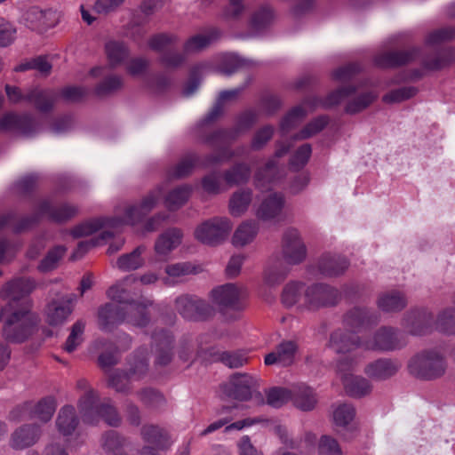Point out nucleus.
Masks as SVG:
<instances>
[{
	"instance_id": "nucleus-44",
	"label": "nucleus",
	"mask_w": 455,
	"mask_h": 455,
	"mask_svg": "<svg viewBox=\"0 0 455 455\" xmlns=\"http://www.w3.org/2000/svg\"><path fill=\"white\" fill-rule=\"evenodd\" d=\"M259 227L255 222L246 221L242 223L235 231L232 241L235 246H244L251 243L256 236Z\"/></svg>"
},
{
	"instance_id": "nucleus-22",
	"label": "nucleus",
	"mask_w": 455,
	"mask_h": 455,
	"mask_svg": "<svg viewBox=\"0 0 455 455\" xmlns=\"http://www.w3.org/2000/svg\"><path fill=\"white\" fill-rule=\"evenodd\" d=\"M41 436L39 426L25 424L18 427L11 435L10 445L15 450H23L36 443Z\"/></svg>"
},
{
	"instance_id": "nucleus-42",
	"label": "nucleus",
	"mask_w": 455,
	"mask_h": 455,
	"mask_svg": "<svg viewBox=\"0 0 455 455\" xmlns=\"http://www.w3.org/2000/svg\"><path fill=\"white\" fill-rule=\"evenodd\" d=\"M435 329L447 335H455V305L441 310L435 321Z\"/></svg>"
},
{
	"instance_id": "nucleus-14",
	"label": "nucleus",
	"mask_w": 455,
	"mask_h": 455,
	"mask_svg": "<svg viewBox=\"0 0 455 455\" xmlns=\"http://www.w3.org/2000/svg\"><path fill=\"white\" fill-rule=\"evenodd\" d=\"M379 322V314L365 307L355 306L343 315L344 325L355 332L368 329Z\"/></svg>"
},
{
	"instance_id": "nucleus-33",
	"label": "nucleus",
	"mask_w": 455,
	"mask_h": 455,
	"mask_svg": "<svg viewBox=\"0 0 455 455\" xmlns=\"http://www.w3.org/2000/svg\"><path fill=\"white\" fill-rule=\"evenodd\" d=\"M142 439L156 448L165 450L169 447V436L165 429L158 425L146 424L140 429Z\"/></svg>"
},
{
	"instance_id": "nucleus-54",
	"label": "nucleus",
	"mask_w": 455,
	"mask_h": 455,
	"mask_svg": "<svg viewBox=\"0 0 455 455\" xmlns=\"http://www.w3.org/2000/svg\"><path fill=\"white\" fill-rule=\"evenodd\" d=\"M186 54L185 52H180L173 47L169 48L160 54L158 61L167 69H178L185 63Z\"/></svg>"
},
{
	"instance_id": "nucleus-30",
	"label": "nucleus",
	"mask_w": 455,
	"mask_h": 455,
	"mask_svg": "<svg viewBox=\"0 0 455 455\" xmlns=\"http://www.w3.org/2000/svg\"><path fill=\"white\" fill-rule=\"evenodd\" d=\"M346 393L355 398H361L371 392V385L362 376L345 374L342 378Z\"/></svg>"
},
{
	"instance_id": "nucleus-7",
	"label": "nucleus",
	"mask_w": 455,
	"mask_h": 455,
	"mask_svg": "<svg viewBox=\"0 0 455 455\" xmlns=\"http://www.w3.org/2000/svg\"><path fill=\"white\" fill-rule=\"evenodd\" d=\"M258 120V114L254 110H246L240 114L234 128L217 130L204 139V142L216 146L217 144H230L235 140L241 132L250 130Z\"/></svg>"
},
{
	"instance_id": "nucleus-55",
	"label": "nucleus",
	"mask_w": 455,
	"mask_h": 455,
	"mask_svg": "<svg viewBox=\"0 0 455 455\" xmlns=\"http://www.w3.org/2000/svg\"><path fill=\"white\" fill-rule=\"evenodd\" d=\"M200 157L195 153L186 155L173 168L171 175L174 178H184L188 176L196 164L199 165Z\"/></svg>"
},
{
	"instance_id": "nucleus-11",
	"label": "nucleus",
	"mask_w": 455,
	"mask_h": 455,
	"mask_svg": "<svg viewBox=\"0 0 455 455\" xmlns=\"http://www.w3.org/2000/svg\"><path fill=\"white\" fill-rule=\"evenodd\" d=\"M256 385L257 380L252 376L236 372L230 376L228 381L221 384L220 388L227 398L243 402L252 397Z\"/></svg>"
},
{
	"instance_id": "nucleus-15",
	"label": "nucleus",
	"mask_w": 455,
	"mask_h": 455,
	"mask_svg": "<svg viewBox=\"0 0 455 455\" xmlns=\"http://www.w3.org/2000/svg\"><path fill=\"white\" fill-rule=\"evenodd\" d=\"M212 296L221 310L239 311L243 308L242 299L244 297V291L234 283H226L213 289Z\"/></svg>"
},
{
	"instance_id": "nucleus-56",
	"label": "nucleus",
	"mask_w": 455,
	"mask_h": 455,
	"mask_svg": "<svg viewBox=\"0 0 455 455\" xmlns=\"http://www.w3.org/2000/svg\"><path fill=\"white\" fill-rule=\"evenodd\" d=\"M178 39L175 35L159 33L152 36L148 40V46L151 50L161 54L167 49L172 48Z\"/></svg>"
},
{
	"instance_id": "nucleus-20",
	"label": "nucleus",
	"mask_w": 455,
	"mask_h": 455,
	"mask_svg": "<svg viewBox=\"0 0 455 455\" xmlns=\"http://www.w3.org/2000/svg\"><path fill=\"white\" fill-rule=\"evenodd\" d=\"M419 55V48H411L403 51H391L375 57L376 66L383 68H397L412 62Z\"/></svg>"
},
{
	"instance_id": "nucleus-2",
	"label": "nucleus",
	"mask_w": 455,
	"mask_h": 455,
	"mask_svg": "<svg viewBox=\"0 0 455 455\" xmlns=\"http://www.w3.org/2000/svg\"><path fill=\"white\" fill-rule=\"evenodd\" d=\"M78 212L76 206L61 204L55 205L48 200H43L39 203L36 211L31 215L23 217L18 223L15 222V214L9 212L0 216V229L10 226L12 227L13 231L20 233L30 227L37 224L40 219L44 216L48 220L56 223L67 222L74 218Z\"/></svg>"
},
{
	"instance_id": "nucleus-46",
	"label": "nucleus",
	"mask_w": 455,
	"mask_h": 455,
	"mask_svg": "<svg viewBox=\"0 0 455 455\" xmlns=\"http://www.w3.org/2000/svg\"><path fill=\"white\" fill-rule=\"evenodd\" d=\"M218 36L219 32L214 29L208 35H196L192 36L184 44L185 53L191 54L203 51L207 48Z\"/></svg>"
},
{
	"instance_id": "nucleus-28",
	"label": "nucleus",
	"mask_w": 455,
	"mask_h": 455,
	"mask_svg": "<svg viewBox=\"0 0 455 455\" xmlns=\"http://www.w3.org/2000/svg\"><path fill=\"white\" fill-rule=\"evenodd\" d=\"M25 20L30 23L32 29L49 28L57 24L58 17L55 11L42 10L37 6H33L26 12Z\"/></svg>"
},
{
	"instance_id": "nucleus-3",
	"label": "nucleus",
	"mask_w": 455,
	"mask_h": 455,
	"mask_svg": "<svg viewBox=\"0 0 455 455\" xmlns=\"http://www.w3.org/2000/svg\"><path fill=\"white\" fill-rule=\"evenodd\" d=\"M26 306L10 308L5 307L4 312L11 311L4 320L2 329L4 338L12 343H21L28 339L36 330L38 317Z\"/></svg>"
},
{
	"instance_id": "nucleus-27",
	"label": "nucleus",
	"mask_w": 455,
	"mask_h": 455,
	"mask_svg": "<svg viewBox=\"0 0 455 455\" xmlns=\"http://www.w3.org/2000/svg\"><path fill=\"white\" fill-rule=\"evenodd\" d=\"M297 351V345L291 340H287L280 343L275 350L267 354L265 356V364L273 365L280 364L283 367H287L292 364L294 355Z\"/></svg>"
},
{
	"instance_id": "nucleus-26",
	"label": "nucleus",
	"mask_w": 455,
	"mask_h": 455,
	"mask_svg": "<svg viewBox=\"0 0 455 455\" xmlns=\"http://www.w3.org/2000/svg\"><path fill=\"white\" fill-rule=\"evenodd\" d=\"M348 267V259L340 255L324 254L318 261V270L326 277H336L343 275Z\"/></svg>"
},
{
	"instance_id": "nucleus-29",
	"label": "nucleus",
	"mask_w": 455,
	"mask_h": 455,
	"mask_svg": "<svg viewBox=\"0 0 455 455\" xmlns=\"http://www.w3.org/2000/svg\"><path fill=\"white\" fill-rule=\"evenodd\" d=\"M455 60V49L448 47L437 51L434 55L426 56L421 62L422 67L428 71H438Z\"/></svg>"
},
{
	"instance_id": "nucleus-19",
	"label": "nucleus",
	"mask_w": 455,
	"mask_h": 455,
	"mask_svg": "<svg viewBox=\"0 0 455 455\" xmlns=\"http://www.w3.org/2000/svg\"><path fill=\"white\" fill-rule=\"evenodd\" d=\"M401 367L399 360L383 357L369 363L364 368V373L372 379L382 381L395 376Z\"/></svg>"
},
{
	"instance_id": "nucleus-59",
	"label": "nucleus",
	"mask_w": 455,
	"mask_h": 455,
	"mask_svg": "<svg viewBox=\"0 0 455 455\" xmlns=\"http://www.w3.org/2000/svg\"><path fill=\"white\" fill-rule=\"evenodd\" d=\"M254 64L252 60H247L236 55H230L221 62L218 70L222 75L230 76L243 67L252 66Z\"/></svg>"
},
{
	"instance_id": "nucleus-34",
	"label": "nucleus",
	"mask_w": 455,
	"mask_h": 455,
	"mask_svg": "<svg viewBox=\"0 0 455 455\" xmlns=\"http://www.w3.org/2000/svg\"><path fill=\"white\" fill-rule=\"evenodd\" d=\"M283 204L284 199L281 194H271L259 205L257 216L263 220L274 219L281 213Z\"/></svg>"
},
{
	"instance_id": "nucleus-48",
	"label": "nucleus",
	"mask_w": 455,
	"mask_h": 455,
	"mask_svg": "<svg viewBox=\"0 0 455 455\" xmlns=\"http://www.w3.org/2000/svg\"><path fill=\"white\" fill-rule=\"evenodd\" d=\"M86 323L84 319H78L71 327L70 334L68 335L63 349L68 353L74 352L84 341L83 334L85 329Z\"/></svg>"
},
{
	"instance_id": "nucleus-36",
	"label": "nucleus",
	"mask_w": 455,
	"mask_h": 455,
	"mask_svg": "<svg viewBox=\"0 0 455 455\" xmlns=\"http://www.w3.org/2000/svg\"><path fill=\"white\" fill-rule=\"evenodd\" d=\"M182 233L179 228H172L163 233L156 242V253L165 255L180 244Z\"/></svg>"
},
{
	"instance_id": "nucleus-1",
	"label": "nucleus",
	"mask_w": 455,
	"mask_h": 455,
	"mask_svg": "<svg viewBox=\"0 0 455 455\" xmlns=\"http://www.w3.org/2000/svg\"><path fill=\"white\" fill-rule=\"evenodd\" d=\"M162 196V188L156 187L148 191L140 202L126 206L123 218H99L76 225L71 235L74 238L90 235L105 226L117 227L121 224L135 226L156 207Z\"/></svg>"
},
{
	"instance_id": "nucleus-39",
	"label": "nucleus",
	"mask_w": 455,
	"mask_h": 455,
	"mask_svg": "<svg viewBox=\"0 0 455 455\" xmlns=\"http://www.w3.org/2000/svg\"><path fill=\"white\" fill-rule=\"evenodd\" d=\"M146 247L140 245L132 252L121 255L116 260L117 267L122 271H133L141 267L145 261L141 254L145 251Z\"/></svg>"
},
{
	"instance_id": "nucleus-50",
	"label": "nucleus",
	"mask_w": 455,
	"mask_h": 455,
	"mask_svg": "<svg viewBox=\"0 0 455 455\" xmlns=\"http://www.w3.org/2000/svg\"><path fill=\"white\" fill-rule=\"evenodd\" d=\"M377 99V94L373 92H364L349 100L346 107L345 112L355 115L365 109Z\"/></svg>"
},
{
	"instance_id": "nucleus-47",
	"label": "nucleus",
	"mask_w": 455,
	"mask_h": 455,
	"mask_svg": "<svg viewBox=\"0 0 455 455\" xmlns=\"http://www.w3.org/2000/svg\"><path fill=\"white\" fill-rule=\"evenodd\" d=\"M191 188L188 186H180L171 190L165 198V204L170 211L181 207L188 199Z\"/></svg>"
},
{
	"instance_id": "nucleus-61",
	"label": "nucleus",
	"mask_w": 455,
	"mask_h": 455,
	"mask_svg": "<svg viewBox=\"0 0 455 455\" xmlns=\"http://www.w3.org/2000/svg\"><path fill=\"white\" fill-rule=\"evenodd\" d=\"M306 115L307 113L301 106L291 108L281 121L280 130L282 134L288 133Z\"/></svg>"
},
{
	"instance_id": "nucleus-51",
	"label": "nucleus",
	"mask_w": 455,
	"mask_h": 455,
	"mask_svg": "<svg viewBox=\"0 0 455 455\" xmlns=\"http://www.w3.org/2000/svg\"><path fill=\"white\" fill-rule=\"evenodd\" d=\"M66 252V247L57 245L51 249L45 257L39 263L37 269L42 273H47L55 269L59 261L62 259Z\"/></svg>"
},
{
	"instance_id": "nucleus-45",
	"label": "nucleus",
	"mask_w": 455,
	"mask_h": 455,
	"mask_svg": "<svg viewBox=\"0 0 455 455\" xmlns=\"http://www.w3.org/2000/svg\"><path fill=\"white\" fill-rule=\"evenodd\" d=\"M251 190L241 189L235 192L229 200V210L233 216L242 215L251 202Z\"/></svg>"
},
{
	"instance_id": "nucleus-23",
	"label": "nucleus",
	"mask_w": 455,
	"mask_h": 455,
	"mask_svg": "<svg viewBox=\"0 0 455 455\" xmlns=\"http://www.w3.org/2000/svg\"><path fill=\"white\" fill-rule=\"evenodd\" d=\"M360 346L359 336L355 331L337 330L331 334L329 347L337 354L349 353Z\"/></svg>"
},
{
	"instance_id": "nucleus-60",
	"label": "nucleus",
	"mask_w": 455,
	"mask_h": 455,
	"mask_svg": "<svg viewBox=\"0 0 455 455\" xmlns=\"http://www.w3.org/2000/svg\"><path fill=\"white\" fill-rule=\"evenodd\" d=\"M140 402L148 407L158 408L165 403L164 396L156 389L145 387L137 392Z\"/></svg>"
},
{
	"instance_id": "nucleus-37",
	"label": "nucleus",
	"mask_w": 455,
	"mask_h": 455,
	"mask_svg": "<svg viewBox=\"0 0 455 455\" xmlns=\"http://www.w3.org/2000/svg\"><path fill=\"white\" fill-rule=\"evenodd\" d=\"M251 176V168L245 163H237L223 172V180L229 187L246 183Z\"/></svg>"
},
{
	"instance_id": "nucleus-4",
	"label": "nucleus",
	"mask_w": 455,
	"mask_h": 455,
	"mask_svg": "<svg viewBox=\"0 0 455 455\" xmlns=\"http://www.w3.org/2000/svg\"><path fill=\"white\" fill-rule=\"evenodd\" d=\"M447 361L444 355L435 350H426L414 355L408 363L410 374L414 377L432 380L444 375Z\"/></svg>"
},
{
	"instance_id": "nucleus-13",
	"label": "nucleus",
	"mask_w": 455,
	"mask_h": 455,
	"mask_svg": "<svg viewBox=\"0 0 455 455\" xmlns=\"http://www.w3.org/2000/svg\"><path fill=\"white\" fill-rule=\"evenodd\" d=\"M37 129V121L29 114L7 113L0 119V130L15 132L25 137L34 136Z\"/></svg>"
},
{
	"instance_id": "nucleus-57",
	"label": "nucleus",
	"mask_w": 455,
	"mask_h": 455,
	"mask_svg": "<svg viewBox=\"0 0 455 455\" xmlns=\"http://www.w3.org/2000/svg\"><path fill=\"white\" fill-rule=\"evenodd\" d=\"M330 118L326 115L319 116L310 121L297 135L298 140H306L323 131L329 124Z\"/></svg>"
},
{
	"instance_id": "nucleus-9",
	"label": "nucleus",
	"mask_w": 455,
	"mask_h": 455,
	"mask_svg": "<svg viewBox=\"0 0 455 455\" xmlns=\"http://www.w3.org/2000/svg\"><path fill=\"white\" fill-rule=\"evenodd\" d=\"M406 346V339L402 332L391 326H382L373 334L372 338L363 343L368 350L389 352L402 349Z\"/></svg>"
},
{
	"instance_id": "nucleus-38",
	"label": "nucleus",
	"mask_w": 455,
	"mask_h": 455,
	"mask_svg": "<svg viewBox=\"0 0 455 455\" xmlns=\"http://www.w3.org/2000/svg\"><path fill=\"white\" fill-rule=\"evenodd\" d=\"M78 424L75 408L71 405L64 406L59 412L56 425L63 435L73 434Z\"/></svg>"
},
{
	"instance_id": "nucleus-58",
	"label": "nucleus",
	"mask_w": 455,
	"mask_h": 455,
	"mask_svg": "<svg viewBox=\"0 0 455 455\" xmlns=\"http://www.w3.org/2000/svg\"><path fill=\"white\" fill-rule=\"evenodd\" d=\"M72 310L68 304H59L53 302L48 307V323L50 325L61 324L71 314Z\"/></svg>"
},
{
	"instance_id": "nucleus-41",
	"label": "nucleus",
	"mask_w": 455,
	"mask_h": 455,
	"mask_svg": "<svg viewBox=\"0 0 455 455\" xmlns=\"http://www.w3.org/2000/svg\"><path fill=\"white\" fill-rule=\"evenodd\" d=\"M228 145L217 144L215 147H220L218 150L206 155L203 158L200 157L199 165L203 168H208L229 161L234 156V153L227 147ZM211 146L213 147L212 145Z\"/></svg>"
},
{
	"instance_id": "nucleus-63",
	"label": "nucleus",
	"mask_w": 455,
	"mask_h": 455,
	"mask_svg": "<svg viewBox=\"0 0 455 455\" xmlns=\"http://www.w3.org/2000/svg\"><path fill=\"white\" fill-rule=\"evenodd\" d=\"M267 403L280 408L291 400V388L275 387L267 391Z\"/></svg>"
},
{
	"instance_id": "nucleus-49",
	"label": "nucleus",
	"mask_w": 455,
	"mask_h": 455,
	"mask_svg": "<svg viewBox=\"0 0 455 455\" xmlns=\"http://www.w3.org/2000/svg\"><path fill=\"white\" fill-rule=\"evenodd\" d=\"M56 409L55 399L52 396L43 398L36 405L32 404V419L38 418L44 422L49 421Z\"/></svg>"
},
{
	"instance_id": "nucleus-25",
	"label": "nucleus",
	"mask_w": 455,
	"mask_h": 455,
	"mask_svg": "<svg viewBox=\"0 0 455 455\" xmlns=\"http://www.w3.org/2000/svg\"><path fill=\"white\" fill-rule=\"evenodd\" d=\"M99 395L94 389H89L78 401V409L84 423L96 424L99 421Z\"/></svg>"
},
{
	"instance_id": "nucleus-31",
	"label": "nucleus",
	"mask_w": 455,
	"mask_h": 455,
	"mask_svg": "<svg viewBox=\"0 0 455 455\" xmlns=\"http://www.w3.org/2000/svg\"><path fill=\"white\" fill-rule=\"evenodd\" d=\"M151 305L152 302L149 300H134L129 307H124L127 309L126 321L138 327H146L150 322L148 307Z\"/></svg>"
},
{
	"instance_id": "nucleus-43",
	"label": "nucleus",
	"mask_w": 455,
	"mask_h": 455,
	"mask_svg": "<svg viewBox=\"0 0 455 455\" xmlns=\"http://www.w3.org/2000/svg\"><path fill=\"white\" fill-rule=\"evenodd\" d=\"M123 78L117 75L106 76L95 87L94 93L100 98L109 96L123 87Z\"/></svg>"
},
{
	"instance_id": "nucleus-24",
	"label": "nucleus",
	"mask_w": 455,
	"mask_h": 455,
	"mask_svg": "<svg viewBox=\"0 0 455 455\" xmlns=\"http://www.w3.org/2000/svg\"><path fill=\"white\" fill-rule=\"evenodd\" d=\"M291 400L296 408L303 411L314 410L318 402L314 389L303 383L291 387Z\"/></svg>"
},
{
	"instance_id": "nucleus-10",
	"label": "nucleus",
	"mask_w": 455,
	"mask_h": 455,
	"mask_svg": "<svg viewBox=\"0 0 455 455\" xmlns=\"http://www.w3.org/2000/svg\"><path fill=\"white\" fill-rule=\"evenodd\" d=\"M36 282L30 277H16L8 282L2 289V297L9 299L6 307L10 308L22 307L28 302V308L31 307V301L28 295L35 290Z\"/></svg>"
},
{
	"instance_id": "nucleus-53",
	"label": "nucleus",
	"mask_w": 455,
	"mask_h": 455,
	"mask_svg": "<svg viewBox=\"0 0 455 455\" xmlns=\"http://www.w3.org/2000/svg\"><path fill=\"white\" fill-rule=\"evenodd\" d=\"M305 285L300 282H291L287 283L282 292V303L286 307L294 306L304 293Z\"/></svg>"
},
{
	"instance_id": "nucleus-40",
	"label": "nucleus",
	"mask_w": 455,
	"mask_h": 455,
	"mask_svg": "<svg viewBox=\"0 0 455 455\" xmlns=\"http://www.w3.org/2000/svg\"><path fill=\"white\" fill-rule=\"evenodd\" d=\"M105 52L111 68L121 65L129 56L127 46L123 42L109 41L105 44Z\"/></svg>"
},
{
	"instance_id": "nucleus-21",
	"label": "nucleus",
	"mask_w": 455,
	"mask_h": 455,
	"mask_svg": "<svg viewBox=\"0 0 455 455\" xmlns=\"http://www.w3.org/2000/svg\"><path fill=\"white\" fill-rule=\"evenodd\" d=\"M357 87L355 85L341 86L330 92L325 98L307 97L304 100V104L310 108L315 109L318 107L328 109L339 105L343 100L355 94Z\"/></svg>"
},
{
	"instance_id": "nucleus-62",
	"label": "nucleus",
	"mask_w": 455,
	"mask_h": 455,
	"mask_svg": "<svg viewBox=\"0 0 455 455\" xmlns=\"http://www.w3.org/2000/svg\"><path fill=\"white\" fill-rule=\"evenodd\" d=\"M274 18L273 9L268 5H262L256 11L251 18V27L256 31L266 28Z\"/></svg>"
},
{
	"instance_id": "nucleus-6",
	"label": "nucleus",
	"mask_w": 455,
	"mask_h": 455,
	"mask_svg": "<svg viewBox=\"0 0 455 455\" xmlns=\"http://www.w3.org/2000/svg\"><path fill=\"white\" fill-rule=\"evenodd\" d=\"M175 309L190 321H206L215 315V309L206 300L189 294L180 295L175 299Z\"/></svg>"
},
{
	"instance_id": "nucleus-12",
	"label": "nucleus",
	"mask_w": 455,
	"mask_h": 455,
	"mask_svg": "<svg viewBox=\"0 0 455 455\" xmlns=\"http://www.w3.org/2000/svg\"><path fill=\"white\" fill-rule=\"evenodd\" d=\"M434 315L426 308L411 309L403 318V328L411 335H425L432 331Z\"/></svg>"
},
{
	"instance_id": "nucleus-35",
	"label": "nucleus",
	"mask_w": 455,
	"mask_h": 455,
	"mask_svg": "<svg viewBox=\"0 0 455 455\" xmlns=\"http://www.w3.org/2000/svg\"><path fill=\"white\" fill-rule=\"evenodd\" d=\"M377 304L382 311L393 313L403 310L407 305V300L400 291H392L380 294Z\"/></svg>"
},
{
	"instance_id": "nucleus-8",
	"label": "nucleus",
	"mask_w": 455,
	"mask_h": 455,
	"mask_svg": "<svg viewBox=\"0 0 455 455\" xmlns=\"http://www.w3.org/2000/svg\"><path fill=\"white\" fill-rule=\"evenodd\" d=\"M231 229L232 223L228 218H213L200 225L195 236L204 244L215 246L228 238Z\"/></svg>"
},
{
	"instance_id": "nucleus-16",
	"label": "nucleus",
	"mask_w": 455,
	"mask_h": 455,
	"mask_svg": "<svg viewBox=\"0 0 455 455\" xmlns=\"http://www.w3.org/2000/svg\"><path fill=\"white\" fill-rule=\"evenodd\" d=\"M282 250L289 264H299L307 256V248L295 228L287 229L283 235Z\"/></svg>"
},
{
	"instance_id": "nucleus-18",
	"label": "nucleus",
	"mask_w": 455,
	"mask_h": 455,
	"mask_svg": "<svg viewBox=\"0 0 455 455\" xmlns=\"http://www.w3.org/2000/svg\"><path fill=\"white\" fill-rule=\"evenodd\" d=\"M127 309L114 302H108L98 309V324L101 331L111 332L126 320Z\"/></svg>"
},
{
	"instance_id": "nucleus-52",
	"label": "nucleus",
	"mask_w": 455,
	"mask_h": 455,
	"mask_svg": "<svg viewBox=\"0 0 455 455\" xmlns=\"http://www.w3.org/2000/svg\"><path fill=\"white\" fill-rule=\"evenodd\" d=\"M130 377L128 372L116 370L109 374L108 387L115 389L117 393L128 395L132 391Z\"/></svg>"
},
{
	"instance_id": "nucleus-5",
	"label": "nucleus",
	"mask_w": 455,
	"mask_h": 455,
	"mask_svg": "<svg viewBox=\"0 0 455 455\" xmlns=\"http://www.w3.org/2000/svg\"><path fill=\"white\" fill-rule=\"evenodd\" d=\"M342 293L334 286L316 283L304 291V303L312 310L336 307L341 300Z\"/></svg>"
},
{
	"instance_id": "nucleus-64",
	"label": "nucleus",
	"mask_w": 455,
	"mask_h": 455,
	"mask_svg": "<svg viewBox=\"0 0 455 455\" xmlns=\"http://www.w3.org/2000/svg\"><path fill=\"white\" fill-rule=\"evenodd\" d=\"M256 181L262 185L271 183L278 179V165L275 159L268 160L255 174Z\"/></svg>"
},
{
	"instance_id": "nucleus-32",
	"label": "nucleus",
	"mask_w": 455,
	"mask_h": 455,
	"mask_svg": "<svg viewBox=\"0 0 455 455\" xmlns=\"http://www.w3.org/2000/svg\"><path fill=\"white\" fill-rule=\"evenodd\" d=\"M24 99L26 101L33 103L39 111L49 112L53 107L56 94L52 91L34 88L26 92Z\"/></svg>"
},
{
	"instance_id": "nucleus-17",
	"label": "nucleus",
	"mask_w": 455,
	"mask_h": 455,
	"mask_svg": "<svg viewBox=\"0 0 455 455\" xmlns=\"http://www.w3.org/2000/svg\"><path fill=\"white\" fill-rule=\"evenodd\" d=\"M153 347L155 348V364L167 366L173 358V336L171 331L159 329L152 334Z\"/></svg>"
}]
</instances>
